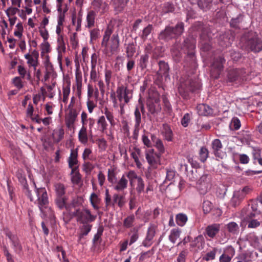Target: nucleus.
I'll list each match as a JSON object with an SVG mask.
<instances>
[{
    "label": "nucleus",
    "instance_id": "obj_18",
    "mask_svg": "<svg viewBox=\"0 0 262 262\" xmlns=\"http://www.w3.org/2000/svg\"><path fill=\"white\" fill-rule=\"evenodd\" d=\"M225 59L222 56H219L214 59V79L218 78L221 74L224 69V64Z\"/></svg>",
    "mask_w": 262,
    "mask_h": 262
},
{
    "label": "nucleus",
    "instance_id": "obj_48",
    "mask_svg": "<svg viewBox=\"0 0 262 262\" xmlns=\"http://www.w3.org/2000/svg\"><path fill=\"white\" fill-rule=\"evenodd\" d=\"M188 220L187 215L184 213H179L176 216L177 224L180 226H183Z\"/></svg>",
    "mask_w": 262,
    "mask_h": 262
},
{
    "label": "nucleus",
    "instance_id": "obj_4",
    "mask_svg": "<svg viewBox=\"0 0 262 262\" xmlns=\"http://www.w3.org/2000/svg\"><path fill=\"white\" fill-rule=\"evenodd\" d=\"M184 31L183 22H178L174 27L166 26L158 34V39L165 42H168L172 39H177L180 36Z\"/></svg>",
    "mask_w": 262,
    "mask_h": 262
},
{
    "label": "nucleus",
    "instance_id": "obj_15",
    "mask_svg": "<svg viewBox=\"0 0 262 262\" xmlns=\"http://www.w3.org/2000/svg\"><path fill=\"white\" fill-rule=\"evenodd\" d=\"M158 231V226L155 224H150L147 229L146 237L142 242V245L145 247H150L152 245L154 237Z\"/></svg>",
    "mask_w": 262,
    "mask_h": 262
},
{
    "label": "nucleus",
    "instance_id": "obj_29",
    "mask_svg": "<svg viewBox=\"0 0 262 262\" xmlns=\"http://www.w3.org/2000/svg\"><path fill=\"white\" fill-rule=\"evenodd\" d=\"M129 0H111V4L113 6L115 11H122L126 7Z\"/></svg>",
    "mask_w": 262,
    "mask_h": 262
},
{
    "label": "nucleus",
    "instance_id": "obj_50",
    "mask_svg": "<svg viewBox=\"0 0 262 262\" xmlns=\"http://www.w3.org/2000/svg\"><path fill=\"white\" fill-rule=\"evenodd\" d=\"M71 176V181L74 184H78L81 180V176L79 172L78 169L72 173V169L70 173Z\"/></svg>",
    "mask_w": 262,
    "mask_h": 262
},
{
    "label": "nucleus",
    "instance_id": "obj_5",
    "mask_svg": "<svg viewBox=\"0 0 262 262\" xmlns=\"http://www.w3.org/2000/svg\"><path fill=\"white\" fill-rule=\"evenodd\" d=\"M241 40L243 49L248 52L258 53L262 50V40L254 37L251 33L245 34Z\"/></svg>",
    "mask_w": 262,
    "mask_h": 262
},
{
    "label": "nucleus",
    "instance_id": "obj_32",
    "mask_svg": "<svg viewBox=\"0 0 262 262\" xmlns=\"http://www.w3.org/2000/svg\"><path fill=\"white\" fill-rule=\"evenodd\" d=\"M64 134V129L61 127L54 129L52 135L54 142H59L63 138Z\"/></svg>",
    "mask_w": 262,
    "mask_h": 262
},
{
    "label": "nucleus",
    "instance_id": "obj_6",
    "mask_svg": "<svg viewBox=\"0 0 262 262\" xmlns=\"http://www.w3.org/2000/svg\"><path fill=\"white\" fill-rule=\"evenodd\" d=\"M196 41L192 36H189L184 39L182 44L181 50L184 53H187V61H189V63L188 66L194 67L195 65V57L193 50L195 48Z\"/></svg>",
    "mask_w": 262,
    "mask_h": 262
},
{
    "label": "nucleus",
    "instance_id": "obj_33",
    "mask_svg": "<svg viewBox=\"0 0 262 262\" xmlns=\"http://www.w3.org/2000/svg\"><path fill=\"white\" fill-rule=\"evenodd\" d=\"M153 30V26L151 24H148L146 27H144L140 31L139 33V36L143 41H145L147 40L148 36Z\"/></svg>",
    "mask_w": 262,
    "mask_h": 262
},
{
    "label": "nucleus",
    "instance_id": "obj_41",
    "mask_svg": "<svg viewBox=\"0 0 262 262\" xmlns=\"http://www.w3.org/2000/svg\"><path fill=\"white\" fill-rule=\"evenodd\" d=\"M66 45L65 43H58L57 44V50L58 52L57 60L59 65L61 66L62 64V54L66 52Z\"/></svg>",
    "mask_w": 262,
    "mask_h": 262
},
{
    "label": "nucleus",
    "instance_id": "obj_58",
    "mask_svg": "<svg viewBox=\"0 0 262 262\" xmlns=\"http://www.w3.org/2000/svg\"><path fill=\"white\" fill-rule=\"evenodd\" d=\"M12 83L18 90H20L24 86L21 78L18 76L14 77L12 80Z\"/></svg>",
    "mask_w": 262,
    "mask_h": 262
},
{
    "label": "nucleus",
    "instance_id": "obj_45",
    "mask_svg": "<svg viewBox=\"0 0 262 262\" xmlns=\"http://www.w3.org/2000/svg\"><path fill=\"white\" fill-rule=\"evenodd\" d=\"M90 42L91 44H94L95 41L100 37V30L97 28L91 29L90 31Z\"/></svg>",
    "mask_w": 262,
    "mask_h": 262
},
{
    "label": "nucleus",
    "instance_id": "obj_25",
    "mask_svg": "<svg viewBox=\"0 0 262 262\" xmlns=\"http://www.w3.org/2000/svg\"><path fill=\"white\" fill-rule=\"evenodd\" d=\"M161 134L164 139L167 141H172L173 140V132L169 125L164 123L162 125Z\"/></svg>",
    "mask_w": 262,
    "mask_h": 262
},
{
    "label": "nucleus",
    "instance_id": "obj_47",
    "mask_svg": "<svg viewBox=\"0 0 262 262\" xmlns=\"http://www.w3.org/2000/svg\"><path fill=\"white\" fill-rule=\"evenodd\" d=\"M209 196H207L206 200L204 201L203 203V210L205 214H207L211 212L212 209V203L209 200ZM211 198V196H210Z\"/></svg>",
    "mask_w": 262,
    "mask_h": 262
},
{
    "label": "nucleus",
    "instance_id": "obj_14",
    "mask_svg": "<svg viewBox=\"0 0 262 262\" xmlns=\"http://www.w3.org/2000/svg\"><path fill=\"white\" fill-rule=\"evenodd\" d=\"M160 157L161 155L155 152L153 149H149L146 152V159L152 168H157L158 166L160 164Z\"/></svg>",
    "mask_w": 262,
    "mask_h": 262
},
{
    "label": "nucleus",
    "instance_id": "obj_24",
    "mask_svg": "<svg viewBox=\"0 0 262 262\" xmlns=\"http://www.w3.org/2000/svg\"><path fill=\"white\" fill-rule=\"evenodd\" d=\"M79 227V233L78 234V242H79L85 236L88 235L92 228V225L90 224H82Z\"/></svg>",
    "mask_w": 262,
    "mask_h": 262
},
{
    "label": "nucleus",
    "instance_id": "obj_55",
    "mask_svg": "<svg viewBox=\"0 0 262 262\" xmlns=\"http://www.w3.org/2000/svg\"><path fill=\"white\" fill-rule=\"evenodd\" d=\"M151 134L150 133H146L142 136V141L144 145L147 147H151L152 146V141L149 138V136H150Z\"/></svg>",
    "mask_w": 262,
    "mask_h": 262
},
{
    "label": "nucleus",
    "instance_id": "obj_31",
    "mask_svg": "<svg viewBox=\"0 0 262 262\" xmlns=\"http://www.w3.org/2000/svg\"><path fill=\"white\" fill-rule=\"evenodd\" d=\"M159 70L158 73L160 75L163 76L166 78L169 77V67L167 62L161 60L159 62Z\"/></svg>",
    "mask_w": 262,
    "mask_h": 262
},
{
    "label": "nucleus",
    "instance_id": "obj_23",
    "mask_svg": "<svg viewBox=\"0 0 262 262\" xmlns=\"http://www.w3.org/2000/svg\"><path fill=\"white\" fill-rule=\"evenodd\" d=\"M96 13L94 10H90L88 12L86 17V24L85 27L91 29L95 26Z\"/></svg>",
    "mask_w": 262,
    "mask_h": 262
},
{
    "label": "nucleus",
    "instance_id": "obj_64",
    "mask_svg": "<svg viewBox=\"0 0 262 262\" xmlns=\"http://www.w3.org/2000/svg\"><path fill=\"white\" fill-rule=\"evenodd\" d=\"M172 56L174 60L176 61H179L182 57V53L179 50H177L175 47H173L171 50Z\"/></svg>",
    "mask_w": 262,
    "mask_h": 262
},
{
    "label": "nucleus",
    "instance_id": "obj_53",
    "mask_svg": "<svg viewBox=\"0 0 262 262\" xmlns=\"http://www.w3.org/2000/svg\"><path fill=\"white\" fill-rule=\"evenodd\" d=\"M97 124L100 127V130L104 132L107 129L108 124L104 116H101L97 120Z\"/></svg>",
    "mask_w": 262,
    "mask_h": 262
},
{
    "label": "nucleus",
    "instance_id": "obj_42",
    "mask_svg": "<svg viewBox=\"0 0 262 262\" xmlns=\"http://www.w3.org/2000/svg\"><path fill=\"white\" fill-rule=\"evenodd\" d=\"M148 60L149 55L147 53H145L140 56L138 65L142 70H143L147 68L148 63Z\"/></svg>",
    "mask_w": 262,
    "mask_h": 262
},
{
    "label": "nucleus",
    "instance_id": "obj_37",
    "mask_svg": "<svg viewBox=\"0 0 262 262\" xmlns=\"http://www.w3.org/2000/svg\"><path fill=\"white\" fill-rule=\"evenodd\" d=\"M103 231V227L102 226H99L97 229V233L94 235L93 239V243L94 245H96L98 244H100L101 243V236L102 235Z\"/></svg>",
    "mask_w": 262,
    "mask_h": 262
},
{
    "label": "nucleus",
    "instance_id": "obj_26",
    "mask_svg": "<svg viewBox=\"0 0 262 262\" xmlns=\"http://www.w3.org/2000/svg\"><path fill=\"white\" fill-rule=\"evenodd\" d=\"M198 114L201 116H210L213 112V110L209 105L205 104H200L196 106Z\"/></svg>",
    "mask_w": 262,
    "mask_h": 262
},
{
    "label": "nucleus",
    "instance_id": "obj_56",
    "mask_svg": "<svg viewBox=\"0 0 262 262\" xmlns=\"http://www.w3.org/2000/svg\"><path fill=\"white\" fill-rule=\"evenodd\" d=\"M104 202L105 208V210H108L109 208L112 206V203L111 196L110 194L109 190L108 189L105 190Z\"/></svg>",
    "mask_w": 262,
    "mask_h": 262
},
{
    "label": "nucleus",
    "instance_id": "obj_59",
    "mask_svg": "<svg viewBox=\"0 0 262 262\" xmlns=\"http://www.w3.org/2000/svg\"><path fill=\"white\" fill-rule=\"evenodd\" d=\"M174 8L173 5L170 3H165L162 8V13L163 14L172 12L174 11Z\"/></svg>",
    "mask_w": 262,
    "mask_h": 262
},
{
    "label": "nucleus",
    "instance_id": "obj_20",
    "mask_svg": "<svg viewBox=\"0 0 262 262\" xmlns=\"http://www.w3.org/2000/svg\"><path fill=\"white\" fill-rule=\"evenodd\" d=\"M78 115V112L76 108L68 109V113L66 118V124L68 128L74 126Z\"/></svg>",
    "mask_w": 262,
    "mask_h": 262
},
{
    "label": "nucleus",
    "instance_id": "obj_9",
    "mask_svg": "<svg viewBox=\"0 0 262 262\" xmlns=\"http://www.w3.org/2000/svg\"><path fill=\"white\" fill-rule=\"evenodd\" d=\"M212 33L207 29H203L200 35V45L203 55L206 56L207 52L212 49Z\"/></svg>",
    "mask_w": 262,
    "mask_h": 262
},
{
    "label": "nucleus",
    "instance_id": "obj_27",
    "mask_svg": "<svg viewBox=\"0 0 262 262\" xmlns=\"http://www.w3.org/2000/svg\"><path fill=\"white\" fill-rule=\"evenodd\" d=\"M46 72L44 76L43 80L47 81L49 80L51 76H53L54 75V71L52 64L49 61V56H47V59L45 62Z\"/></svg>",
    "mask_w": 262,
    "mask_h": 262
},
{
    "label": "nucleus",
    "instance_id": "obj_36",
    "mask_svg": "<svg viewBox=\"0 0 262 262\" xmlns=\"http://www.w3.org/2000/svg\"><path fill=\"white\" fill-rule=\"evenodd\" d=\"M71 84L70 82H67L66 84H63L62 86V101L67 104L68 102L69 96L71 92Z\"/></svg>",
    "mask_w": 262,
    "mask_h": 262
},
{
    "label": "nucleus",
    "instance_id": "obj_57",
    "mask_svg": "<svg viewBox=\"0 0 262 262\" xmlns=\"http://www.w3.org/2000/svg\"><path fill=\"white\" fill-rule=\"evenodd\" d=\"M83 170L87 174L91 173L94 168V165L89 161H84L82 165Z\"/></svg>",
    "mask_w": 262,
    "mask_h": 262
},
{
    "label": "nucleus",
    "instance_id": "obj_62",
    "mask_svg": "<svg viewBox=\"0 0 262 262\" xmlns=\"http://www.w3.org/2000/svg\"><path fill=\"white\" fill-rule=\"evenodd\" d=\"M208 156V151L205 147H202L199 152V157L201 162H204Z\"/></svg>",
    "mask_w": 262,
    "mask_h": 262
},
{
    "label": "nucleus",
    "instance_id": "obj_54",
    "mask_svg": "<svg viewBox=\"0 0 262 262\" xmlns=\"http://www.w3.org/2000/svg\"><path fill=\"white\" fill-rule=\"evenodd\" d=\"M212 0H198V4L202 9L207 10L210 8Z\"/></svg>",
    "mask_w": 262,
    "mask_h": 262
},
{
    "label": "nucleus",
    "instance_id": "obj_39",
    "mask_svg": "<svg viewBox=\"0 0 262 262\" xmlns=\"http://www.w3.org/2000/svg\"><path fill=\"white\" fill-rule=\"evenodd\" d=\"M107 180L113 185L117 180V172L114 168H110L107 170Z\"/></svg>",
    "mask_w": 262,
    "mask_h": 262
},
{
    "label": "nucleus",
    "instance_id": "obj_60",
    "mask_svg": "<svg viewBox=\"0 0 262 262\" xmlns=\"http://www.w3.org/2000/svg\"><path fill=\"white\" fill-rule=\"evenodd\" d=\"M136 52V48L134 44H129L126 50V57L130 58L133 56Z\"/></svg>",
    "mask_w": 262,
    "mask_h": 262
},
{
    "label": "nucleus",
    "instance_id": "obj_63",
    "mask_svg": "<svg viewBox=\"0 0 262 262\" xmlns=\"http://www.w3.org/2000/svg\"><path fill=\"white\" fill-rule=\"evenodd\" d=\"M70 43L73 49H75L78 45V39L77 33H73L70 36Z\"/></svg>",
    "mask_w": 262,
    "mask_h": 262
},
{
    "label": "nucleus",
    "instance_id": "obj_12",
    "mask_svg": "<svg viewBox=\"0 0 262 262\" xmlns=\"http://www.w3.org/2000/svg\"><path fill=\"white\" fill-rule=\"evenodd\" d=\"M234 32L228 30L220 34L218 37L219 44L223 48L229 47L234 39Z\"/></svg>",
    "mask_w": 262,
    "mask_h": 262
},
{
    "label": "nucleus",
    "instance_id": "obj_7",
    "mask_svg": "<svg viewBox=\"0 0 262 262\" xmlns=\"http://www.w3.org/2000/svg\"><path fill=\"white\" fill-rule=\"evenodd\" d=\"M73 215L80 224H90L94 222L97 218V215L92 214L88 208L76 209L73 212Z\"/></svg>",
    "mask_w": 262,
    "mask_h": 262
},
{
    "label": "nucleus",
    "instance_id": "obj_52",
    "mask_svg": "<svg viewBox=\"0 0 262 262\" xmlns=\"http://www.w3.org/2000/svg\"><path fill=\"white\" fill-rule=\"evenodd\" d=\"M72 23L73 26H75V30L79 32L81 30L82 19L76 17V14H73L72 17Z\"/></svg>",
    "mask_w": 262,
    "mask_h": 262
},
{
    "label": "nucleus",
    "instance_id": "obj_35",
    "mask_svg": "<svg viewBox=\"0 0 262 262\" xmlns=\"http://www.w3.org/2000/svg\"><path fill=\"white\" fill-rule=\"evenodd\" d=\"M90 201L93 208L96 210H98L100 208L99 204L101 202V199L95 192L91 193L90 197Z\"/></svg>",
    "mask_w": 262,
    "mask_h": 262
},
{
    "label": "nucleus",
    "instance_id": "obj_51",
    "mask_svg": "<svg viewBox=\"0 0 262 262\" xmlns=\"http://www.w3.org/2000/svg\"><path fill=\"white\" fill-rule=\"evenodd\" d=\"M135 216L132 214L127 216L123 221V227L125 228H129L133 226L135 222Z\"/></svg>",
    "mask_w": 262,
    "mask_h": 262
},
{
    "label": "nucleus",
    "instance_id": "obj_21",
    "mask_svg": "<svg viewBox=\"0 0 262 262\" xmlns=\"http://www.w3.org/2000/svg\"><path fill=\"white\" fill-rule=\"evenodd\" d=\"M244 15L239 13L237 15L232 17L229 22L230 26L235 30H240L242 28V24L244 21Z\"/></svg>",
    "mask_w": 262,
    "mask_h": 262
},
{
    "label": "nucleus",
    "instance_id": "obj_11",
    "mask_svg": "<svg viewBox=\"0 0 262 262\" xmlns=\"http://www.w3.org/2000/svg\"><path fill=\"white\" fill-rule=\"evenodd\" d=\"M4 233L10 239L14 252L20 255L23 252V246L17 235L13 234L8 229H4Z\"/></svg>",
    "mask_w": 262,
    "mask_h": 262
},
{
    "label": "nucleus",
    "instance_id": "obj_13",
    "mask_svg": "<svg viewBox=\"0 0 262 262\" xmlns=\"http://www.w3.org/2000/svg\"><path fill=\"white\" fill-rule=\"evenodd\" d=\"M68 199V197L67 196L56 197L55 199V204L56 207L60 210L66 209L67 211L70 212L72 207H76L77 201L73 200L70 204H68L67 203Z\"/></svg>",
    "mask_w": 262,
    "mask_h": 262
},
{
    "label": "nucleus",
    "instance_id": "obj_46",
    "mask_svg": "<svg viewBox=\"0 0 262 262\" xmlns=\"http://www.w3.org/2000/svg\"><path fill=\"white\" fill-rule=\"evenodd\" d=\"M135 151H133L131 153V157L134 159L137 167L138 168H140L141 167L142 164L139 161L138 156L141 153V150L138 148H135Z\"/></svg>",
    "mask_w": 262,
    "mask_h": 262
},
{
    "label": "nucleus",
    "instance_id": "obj_16",
    "mask_svg": "<svg viewBox=\"0 0 262 262\" xmlns=\"http://www.w3.org/2000/svg\"><path fill=\"white\" fill-rule=\"evenodd\" d=\"M68 166L72 169V173L78 169V148L72 149L68 159Z\"/></svg>",
    "mask_w": 262,
    "mask_h": 262
},
{
    "label": "nucleus",
    "instance_id": "obj_3",
    "mask_svg": "<svg viewBox=\"0 0 262 262\" xmlns=\"http://www.w3.org/2000/svg\"><path fill=\"white\" fill-rule=\"evenodd\" d=\"M201 84L200 80L196 77H182L178 87L179 94L185 99L189 97L190 92H195L200 89Z\"/></svg>",
    "mask_w": 262,
    "mask_h": 262
},
{
    "label": "nucleus",
    "instance_id": "obj_34",
    "mask_svg": "<svg viewBox=\"0 0 262 262\" xmlns=\"http://www.w3.org/2000/svg\"><path fill=\"white\" fill-rule=\"evenodd\" d=\"M79 141L83 144H86L88 142V136L86 127L82 126L78 134Z\"/></svg>",
    "mask_w": 262,
    "mask_h": 262
},
{
    "label": "nucleus",
    "instance_id": "obj_49",
    "mask_svg": "<svg viewBox=\"0 0 262 262\" xmlns=\"http://www.w3.org/2000/svg\"><path fill=\"white\" fill-rule=\"evenodd\" d=\"M181 230L178 229H173L171 230L169 235V239L173 244H174L179 238Z\"/></svg>",
    "mask_w": 262,
    "mask_h": 262
},
{
    "label": "nucleus",
    "instance_id": "obj_30",
    "mask_svg": "<svg viewBox=\"0 0 262 262\" xmlns=\"http://www.w3.org/2000/svg\"><path fill=\"white\" fill-rule=\"evenodd\" d=\"M92 5L95 11H101V13L105 12L108 9V5L106 3L103 2L102 0H94Z\"/></svg>",
    "mask_w": 262,
    "mask_h": 262
},
{
    "label": "nucleus",
    "instance_id": "obj_43",
    "mask_svg": "<svg viewBox=\"0 0 262 262\" xmlns=\"http://www.w3.org/2000/svg\"><path fill=\"white\" fill-rule=\"evenodd\" d=\"M103 114L105 115V117L110 122L111 126H114L116 124V123L114 120L113 113L110 111L107 107H105L104 109Z\"/></svg>",
    "mask_w": 262,
    "mask_h": 262
},
{
    "label": "nucleus",
    "instance_id": "obj_40",
    "mask_svg": "<svg viewBox=\"0 0 262 262\" xmlns=\"http://www.w3.org/2000/svg\"><path fill=\"white\" fill-rule=\"evenodd\" d=\"M82 158L84 161H94L96 159L93 155L92 150L90 148H84L82 154Z\"/></svg>",
    "mask_w": 262,
    "mask_h": 262
},
{
    "label": "nucleus",
    "instance_id": "obj_10",
    "mask_svg": "<svg viewBox=\"0 0 262 262\" xmlns=\"http://www.w3.org/2000/svg\"><path fill=\"white\" fill-rule=\"evenodd\" d=\"M117 98L120 102L124 101L128 103L133 98V91L128 88L127 84L119 85L116 90Z\"/></svg>",
    "mask_w": 262,
    "mask_h": 262
},
{
    "label": "nucleus",
    "instance_id": "obj_28",
    "mask_svg": "<svg viewBox=\"0 0 262 262\" xmlns=\"http://www.w3.org/2000/svg\"><path fill=\"white\" fill-rule=\"evenodd\" d=\"M150 139L152 140L154 146L158 150L159 152L161 155L165 151V148L162 140L158 138L154 134L150 135Z\"/></svg>",
    "mask_w": 262,
    "mask_h": 262
},
{
    "label": "nucleus",
    "instance_id": "obj_19",
    "mask_svg": "<svg viewBox=\"0 0 262 262\" xmlns=\"http://www.w3.org/2000/svg\"><path fill=\"white\" fill-rule=\"evenodd\" d=\"M147 107L148 112L151 115L155 116L156 114H158L161 110L159 99L148 101Z\"/></svg>",
    "mask_w": 262,
    "mask_h": 262
},
{
    "label": "nucleus",
    "instance_id": "obj_22",
    "mask_svg": "<svg viewBox=\"0 0 262 262\" xmlns=\"http://www.w3.org/2000/svg\"><path fill=\"white\" fill-rule=\"evenodd\" d=\"M126 177V175L123 174L118 181H116V182L113 185L114 190L121 192L127 188L128 180Z\"/></svg>",
    "mask_w": 262,
    "mask_h": 262
},
{
    "label": "nucleus",
    "instance_id": "obj_44",
    "mask_svg": "<svg viewBox=\"0 0 262 262\" xmlns=\"http://www.w3.org/2000/svg\"><path fill=\"white\" fill-rule=\"evenodd\" d=\"M55 187L56 197L66 196V187L64 185L61 183L56 184Z\"/></svg>",
    "mask_w": 262,
    "mask_h": 262
},
{
    "label": "nucleus",
    "instance_id": "obj_61",
    "mask_svg": "<svg viewBox=\"0 0 262 262\" xmlns=\"http://www.w3.org/2000/svg\"><path fill=\"white\" fill-rule=\"evenodd\" d=\"M16 30L14 32V35L21 39L23 36V32L24 31V28L23 26V24L21 22L17 23L16 26Z\"/></svg>",
    "mask_w": 262,
    "mask_h": 262
},
{
    "label": "nucleus",
    "instance_id": "obj_8",
    "mask_svg": "<svg viewBox=\"0 0 262 262\" xmlns=\"http://www.w3.org/2000/svg\"><path fill=\"white\" fill-rule=\"evenodd\" d=\"M126 176L128 179L129 185L132 187L135 186V182L136 180L137 184L135 189L138 194L144 192L145 187L144 181L141 177L138 176L135 171L133 170L128 171L126 173Z\"/></svg>",
    "mask_w": 262,
    "mask_h": 262
},
{
    "label": "nucleus",
    "instance_id": "obj_17",
    "mask_svg": "<svg viewBox=\"0 0 262 262\" xmlns=\"http://www.w3.org/2000/svg\"><path fill=\"white\" fill-rule=\"evenodd\" d=\"M244 72L241 69H232L228 73V79L229 82H240L244 80Z\"/></svg>",
    "mask_w": 262,
    "mask_h": 262
},
{
    "label": "nucleus",
    "instance_id": "obj_1",
    "mask_svg": "<svg viewBox=\"0 0 262 262\" xmlns=\"http://www.w3.org/2000/svg\"><path fill=\"white\" fill-rule=\"evenodd\" d=\"M112 33V29L107 27L104 31L101 43V47L104 48L103 53L109 57L119 51L120 44L118 34L114 33L111 37Z\"/></svg>",
    "mask_w": 262,
    "mask_h": 262
},
{
    "label": "nucleus",
    "instance_id": "obj_38",
    "mask_svg": "<svg viewBox=\"0 0 262 262\" xmlns=\"http://www.w3.org/2000/svg\"><path fill=\"white\" fill-rule=\"evenodd\" d=\"M203 243V237L202 235H199L196 237L190 244V247L194 248L195 250L202 248Z\"/></svg>",
    "mask_w": 262,
    "mask_h": 262
},
{
    "label": "nucleus",
    "instance_id": "obj_2",
    "mask_svg": "<svg viewBox=\"0 0 262 262\" xmlns=\"http://www.w3.org/2000/svg\"><path fill=\"white\" fill-rule=\"evenodd\" d=\"M23 183H24L23 189L24 194L30 201H34V203L38 205L41 212H43L44 209L47 208L49 205L48 196L46 188L43 187L37 188L35 183H34L35 187V192L37 196V199L35 201L25 178L23 179Z\"/></svg>",
    "mask_w": 262,
    "mask_h": 262
}]
</instances>
